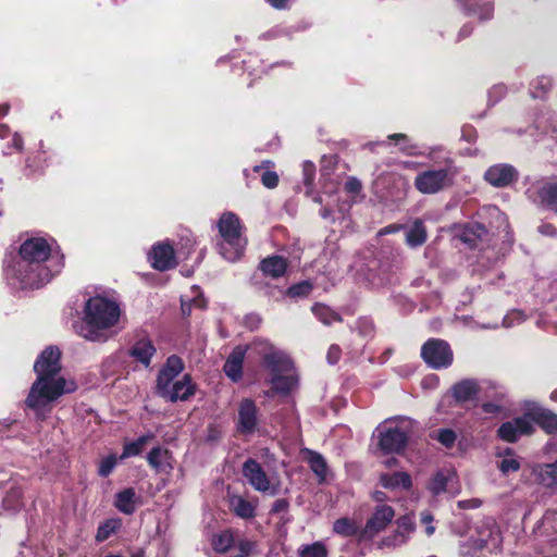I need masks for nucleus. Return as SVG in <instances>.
Wrapping results in <instances>:
<instances>
[{"instance_id": "nucleus-44", "label": "nucleus", "mask_w": 557, "mask_h": 557, "mask_svg": "<svg viewBox=\"0 0 557 557\" xmlns=\"http://www.w3.org/2000/svg\"><path fill=\"white\" fill-rule=\"evenodd\" d=\"M184 370V362L177 355L168 357L165 363L160 369L161 372L175 379Z\"/></svg>"}, {"instance_id": "nucleus-63", "label": "nucleus", "mask_w": 557, "mask_h": 557, "mask_svg": "<svg viewBox=\"0 0 557 557\" xmlns=\"http://www.w3.org/2000/svg\"><path fill=\"white\" fill-rule=\"evenodd\" d=\"M556 515H557V510H554V509L546 510V512L543 515L542 523L544 525H547L554 519V517Z\"/></svg>"}, {"instance_id": "nucleus-26", "label": "nucleus", "mask_w": 557, "mask_h": 557, "mask_svg": "<svg viewBox=\"0 0 557 557\" xmlns=\"http://www.w3.org/2000/svg\"><path fill=\"white\" fill-rule=\"evenodd\" d=\"M230 508L238 518L249 520L256 517L257 504L245 499L240 495L230 497Z\"/></svg>"}, {"instance_id": "nucleus-55", "label": "nucleus", "mask_w": 557, "mask_h": 557, "mask_svg": "<svg viewBox=\"0 0 557 557\" xmlns=\"http://www.w3.org/2000/svg\"><path fill=\"white\" fill-rule=\"evenodd\" d=\"M342 357V349L338 345H331L327 354L326 359L330 364H336Z\"/></svg>"}, {"instance_id": "nucleus-14", "label": "nucleus", "mask_w": 557, "mask_h": 557, "mask_svg": "<svg viewBox=\"0 0 557 557\" xmlns=\"http://www.w3.org/2000/svg\"><path fill=\"white\" fill-rule=\"evenodd\" d=\"M518 176L519 174L515 166L507 163L492 165L484 174L485 181L494 187L509 186L518 180Z\"/></svg>"}, {"instance_id": "nucleus-3", "label": "nucleus", "mask_w": 557, "mask_h": 557, "mask_svg": "<svg viewBox=\"0 0 557 557\" xmlns=\"http://www.w3.org/2000/svg\"><path fill=\"white\" fill-rule=\"evenodd\" d=\"M119 305L102 296H95L86 301L84 309L85 325L81 327V335L87 341L104 342V330L114 326L120 319Z\"/></svg>"}, {"instance_id": "nucleus-38", "label": "nucleus", "mask_w": 557, "mask_h": 557, "mask_svg": "<svg viewBox=\"0 0 557 557\" xmlns=\"http://www.w3.org/2000/svg\"><path fill=\"white\" fill-rule=\"evenodd\" d=\"M537 480L545 486H554L557 484V461L554 463H546L540 467Z\"/></svg>"}, {"instance_id": "nucleus-13", "label": "nucleus", "mask_w": 557, "mask_h": 557, "mask_svg": "<svg viewBox=\"0 0 557 557\" xmlns=\"http://www.w3.org/2000/svg\"><path fill=\"white\" fill-rule=\"evenodd\" d=\"M149 260L151 267L161 272L169 271L177 265L174 248L169 243L156 244L149 253Z\"/></svg>"}, {"instance_id": "nucleus-16", "label": "nucleus", "mask_w": 557, "mask_h": 557, "mask_svg": "<svg viewBox=\"0 0 557 557\" xmlns=\"http://www.w3.org/2000/svg\"><path fill=\"white\" fill-rule=\"evenodd\" d=\"M525 416L532 424L539 425L545 433H557V413L554 411L543 407H534L528 410Z\"/></svg>"}, {"instance_id": "nucleus-61", "label": "nucleus", "mask_w": 557, "mask_h": 557, "mask_svg": "<svg viewBox=\"0 0 557 557\" xmlns=\"http://www.w3.org/2000/svg\"><path fill=\"white\" fill-rule=\"evenodd\" d=\"M272 8L283 10L287 7L289 0H265Z\"/></svg>"}, {"instance_id": "nucleus-53", "label": "nucleus", "mask_w": 557, "mask_h": 557, "mask_svg": "<svg viewBox=\"0 0 557 557\" xmlns=\"http://www.w3.org/2000/svg\"><path fill=\"white\" fill-rule=\"evenodd\" d=\"M344 189L349 194H359L362 189V184L357 177L350 176L345 182Z\"/></svg>"}, {"instance_id": "nucleus-18", "label": "nucleus", "mask_w": 557, "mask_h": 557, "mask_svg": "<svg viewBox=\"0 0 557 557\" xmlns=\"http://www.w3.org/2000/svg\"><path fill=\"white\" fill-rule=\"evenodd\" d=\"M288 268V261L286 258L280 255H272L263 258L258 265V269L267 277L280 278L283 277Z\"/></svg>"}, {"instance_id": "nucleus-15", "label": "nucleus", "mask_w": 557, "mask_h": 557, "mask_svg": "<svg viewBox=\"0 0 557 557\" xmlns=\"http://www.w3.org/2000/svg\"><path fill=\"white\" fill-rule=\"evenodd\" d=\"M247 350V345H236L224 362L223 372L233 383H238L243 379V367Z\"/></svg>"}, {"instance_id": "nucleus-57", "label": "nucleus", "mask_w": 557, "mask_h": 557, "mask_svg": "<svg viewBox=\"0 0 557 557\" xmlns=\"http://www.w3.org/2000/svg\"><path fill=\"white\" fill-rule=\"evenodd\" d=\"M474 26L472 23H466L458 32L456 41L459 42L473 34Z\"/></svg>"}, {"instance_id": "nucleus-60", "label": "nucleus", "mask_w": 557, "mask_h": 557, "mask_svg": "<svg viewBox=\"0 0 557 557\" xmlns=\"http://www.w3.org/2000/svg\"><path fill=\"white\" fill-rule=\"evenodd\" d=\"M23 145H24V141H23V138L21 135H18L17 133H15L12 137V141H11V146L16 150V151H22L23 149Z\"/></svg>"}, {"instance_id": "nucleus-31", "label": "nucleus", "mask_w": 557, "mask_h": 557, "mask_svg": "<svg viewBox=\"0 0 557 557\" xmlns=\"http://www.w3.org/2000/svg\"><path fill=\"white\" fill-rule=\"evenodd\" d=\"M270 382L272 383V388L264 393L268 397L272 396L273 393L288 395L296 383L293 376L282 374L271 376Z\"/></svg>"}, {"instance_id": "nucleus-20", "label": "nucleus", "mask_w": 557, "mask_h": 557, "mask_svg": "<svg viewBox=\"0 0 557 557\" xmlns=\"http://www.w3.org/2000/svg\"><path fill=\"white\" fill-rule=\"evenodd\" d=\"M157 349L149 338L136 341L128 350V355L144 367L148 368Z\"/></svg>"}, {"instance_id": "nucleus-19", "label": "nucleus", "mask_w": 557, "mask_h": 557, "mask_svg": "<svg viewBox=\"0 0 557 557\" xmlns=\"http://www.w3.org/2000/svg\"><path fill=\"white\" fill-rule=\"evenodd\" d=\"M141 504L140 496L137 495L134 487H126L117 492L114 496V507L124 515H133L138 505Z\"/></svg>"}, {"instance_id": "nucleus-5", "label": "nucleus", "mask_w": 557, "mask_h": 557, "mask_svg": "<svg viewBox=\"0 0 557 557\" xmlns=\"http://www.w3.org/2000/svg\"><path fill=\"white\" fill-rule=\"evenodd\" d=\"M457 173L453 164L440 169H428L417 174L413 185L423 195H434L451 188Z\"/></svg>"}, {"instance_id": "nucleus-45", "label": "nucleus", "mask_w": 557, "mask_h": 557, "mask_svg": "<svg viewBox=\"0 0 557 557\" xmlns=\"http://www.w3.org/2000/svg\"><path fill=\"white\" fill-rule=\"evenodd\" d=\"M173 383L174 379L172 376L159 371L156 380L154 393L165 400Z\"/></svg>"}, {"instance_id": "nucleus-25", "label": "nucleus", "mask_w": 557, "mask_h": 557, "mask_svg": "<svg viewBox=\"0 0 557 557\" xmlns=\"http://www.w3.org/2000/svg\"><path fill=\"white\" fill-rule=\"evenodd\" d=\"M262 364L270 371L271 376L289 371L292 366L289 359L277 351L265 354Z\"/></svg>"}, {"instance_id": "nucleus-46", "label": "nucleus", "mask_w": 557, "mask_h": 557, "mask_svg": "<svg viewBox=\"0 0 557 557\" xmlns=\"http://www.w3.org/2000/svg\"><path fill=\"white\" fill-rule=\"evenodd\" d=\"M299 557H327V548L322 542L302 546Z\"/></svg>"}, {"instance_id": "nucleus-8", "label": "nucleus", "mask_w": 557, "mask_h": 557, "mask_svg": "<svg viewBox=\"0 0 557 557\" xmlns=\"http://www.w3.org/2000/svg\"><path fill=\"white\" fill-rule=\"evenodd\" d=\"M527 194L533 202L557 213V176L536 181L527 190Z\"/></svg>"}, {"instance_id": "nucleus-40", "label": "nucleus", "mask_w": 557, "mask_h": 557, "mask_svg": "<svg viewBox=\"0 0 557 557\" xmlns=\"http://www.w3.org/2000/svg\"><path fill=\"white\" fill-rule=\"evenodd\" d=\"M448 478L442 471H437L428 482L426 488L433 495L437 496L446 492Z\"/></svg>"}, {"instance_id": "nucleus-41", "label": "nucleus", "mask_w": 557, "mask_h": 557, "mask_svg": "<svg viewBox=\"0 0 557 557\" xmlns=\"http://www.w3.org/2000/svg\"><path fill=\"white\" fill-rule=\"evenodd\" d=\"M313 289L310 281H301L289 286L284 294L289 298H305L308 297Z\"/></svg>"}, {"instance_id": "nucleus-47", "label": "nucleus", "mask_w": 557, "mask_h": 557, "mask_svg": "<svg viewBox=\"0 0 557 557\" xmlns=\"http://www.w3.org/2000/svg\"><path fill=\"white\" fill-rule=\"evenodd\" d=\"M388 139L396 144L403 143L404 145L400 147V151L403 153L413 156L417 154V145L409 144V137L403 133H394L388 135Z\"/></svg>"}, {"instance_id": "nucleus-56", "label": "nucleus", "mask_w": 557, "mask_h": 557, "mask_svg": "<svg viewBox=\"0 0 557 557\" xmlns=\"http://www.w3.org/2000/svg\"><path fill=\"white\" fill-rule=\"evenodd\" d=\"M288 508H289V502L286 498H278L273 503L270 513L276 515V513L285 512L288 510Z\"/></svg>"}, {"instance_id": "nucleus-30", "label": "nucleus", "mask_w": 557, "mask_h": 557, "mask_svg": "<svg viewBox=\"0 0 557 557\" xmlns=\"http://www.w3.org/2000/svg\"><path fill=\"white\" fill-rule=\"evenodd\" d=\"M23 496L21 486H11L3 497V508L13 513L20 511L23 507Z\"/></svg>"}, {"instance_id": "nucleus-32", "label": "nucleus", "mask_w": 557, "mask_h": 557, "mask_svg": "<svg viewBox=\"0 0 557 557\" xmlns=\"http://www.w3.org/2000/svg\"><path fill=\"white\" fill-rule=\"evenodd\" d=\"M381 483L385 488H395L401 486L409 490L412 486L411 476L407 472H394L392 474H383Z\"/></svg>"}, {"instance_id": "nucleus-37", "label": "nucleus", "mask_w": 557, "mask_h": 557, "mask_svg": "<svg viewBox=\"0 0 557 557\" xmlns=\"http://www.w3.org/2000/svg\"><path fill=\"white\" fill-rule=\"evenodd\" d=\"M273 165L274 163L271 160H265L260 165L253 166V172L258 173L261 170L269 169ZM261 182L264 187L272 189L278 185L280 178L276 172L267 170L261 174Z\"/></svg>"}, {"instance_id": "nucleus-54", "label": "nucleus", "mask_w": 557, "mask_h": 557, "mask_svg": "<svg viewBox=\"0 0 557 557\" xmlns=\"http://www.w3.org/2000/svg\"><path fill=\"white\" fill-rule=\"evenodd\" d=\"M478 138V132L472 125H463L461 128V139L472 144Z\"/></svg>"}, {"instance_id": "nucleus-6", "label": "nucleus", "mask_w": 557, "mask_h": 557, "mask_svg": "<svg viewBox=\"0 0 557 557\" xmlns=\"http://www.w3.org/2000/svg\"><path fill=\"white\" fill-rule=\"evenodd\" d=\"M411 426L405 420L396 425H379L376 428L377 447L384 455H400L408 446Z\"/></svg>"}, {"instance_id": "nucleus-52", "label": "nucleus", "mask_w": 557, "mask_h": 557, "mask_svg": "<svg viewBox=\"0 0 557 557\" xmlns=\"http://www.w3.org/2000/svg\"><path fill=\"white\" fill-rule=\"evenodd\" d=\"M302 175H304V184L306 186H311L313 184V181L315 177V165L310 161L304 162Z\"/></svg>"}, {"instance_id": "nucleus-35", "label": "nucleus", "mask_w": 557, "mask_h": 557, "mask_svg": "<svg viewBox=\"0 0 557 557\" xmlns=\"http://www.w3.org/2000/svg\"><path fill=\"white\" fill-rule=\"evenodd\" d=\"M121 527L122 520L120 518L107 519L98 527L96 541L99 543L107 541L112 534L116 533Z\"/></svg>"}, {"instance_id": "nucleus-51", "label": "nucleus", "mask_w": 557, "mask_h": 557, "mask_svg": "<svg viewBox=\"0 0 557 557\" xmlns=\"http://www.w3.org/2000/svg\"><path fill=\"white\" fill-rule=\"evenodd\" d=\"M398 533L401 535L411 533L414 530V522L411 517L405 515L397 520Z\"/></svg>"}, {"instance_id": "nucleus-11", "label": "nucleus", "mask_w": 557, "mask_h": 557, "mask_svg": "<svg viewBox=\"0 0 557 557\" xmlns=\"http://www.w3.org/2000/svg\"><path fill=\"white\" fill-rule=\"evenodd\" d=\"M259 423V409L251 398H243L238 405L236 430L242 435H252Z\"/></svg>"}, {"instance_id": "nucleus-22", "label": "nucleus", "mask_w": 557, "mask_h": 557, "mask_svg": "<svg viewBox=\"0 0 557 557\" xmlns=\"http://www.w3.org/2000/svg\"><path fill=\"white\" fill-rule=\"evenodd\" d=\"M172 453L161 446L153 447L147 455L148 465L158 473L166 471V468L172 470Z\"/></svg>"}, {"instance_id": "nucleus-42", "label": "nucleus", "mask_w": 557, "mask_h": 557, "mask_svg": "<svg viewBox=\"0 0 557 557\" xmlns=\"http://www.w3.org/2000/svg\"><path fill=\"white\" fill-rule=\"evenodd\" d=\"M431 438L436 440L445 448L450 449L454 447L457 440V434L453 429L444 428L430 434Z\"/></svg>"}, {"instance_id": "nucleus-58", "label": "nucleus", "mask_w": 557, "mask_h": 557, "mask_svg": "<svg viewBox=\"0 0 557 557\" xmlns=\"http://www.w3.org/2000/svg\"><path fill=\"white\" fill-rule=\"evenodd\" d=\"M539 232L545 236L554 237L557 235V228L552 223H544L539 226Z\"/></svg>"}, {"instance_id": "nucleus-33", "label": "nucleus", "mask_w": 557, "mask_h": 557, "mask_svg": "<svg viewBox=\"0 0 557 557\" xmlns=\"http://www.w3.org/2000/svg\"><path fill=\"white\" fill-rule=\"evenodd\" d=\"M153 438H154L153 433H147V434L139 436L137 440H135L133 442L125 443L123 445V453L120 456V459L123 460V459H126L129 457L140 455L145 448V445Z\"/></svg>"}, {"instance_id": "nucleus-48", "label": "nucleus", "mask_w": 557, "mask_h": 557, "mask_svg": "<svg viewBox=\"0 0 557 557\" xmlns=\"http://www.w3.org/2000/svg\"><path fill=\"white\" fill-rule=\"evenodd\" d=\"M117 463V458L114 454H110L101 459L98 466V475L100 478H108L114 470Z\"/></svg>"}, {"instance_id": "nucleus-39", "label": "nucleus", "mask_w": 557, "mask_h": 557, "mask_svg": "<svg viewBox=\"0 0 557 557\" xmlns=\"http://www.w3.org/2000/svg\"><path fill=\"white\" fill-rule=\"evenodd\" d=\"M553 87V81L548 76H539L530 85L533 98H544Z\"/></svg>"}, {"instance_id": "nucleus-21", "label": "nucleus", "mask_w": 557, "mask_h": 557, "mask_svg": "<svg viewBox=\"0 0 557 557\" xmlns=\"http://www.w3.org/2000/svg\"><path fill=\"white\" fill-rule=\"evenodd\" d=\"M480 392L478 382L473 379H463L451 387V396L457 403H467L474 399Z\"/></svg>"}, {"instance_id": "nucleus-36", "label": "nucleus", "mask_w": 557, "mask_h": 557, "mask_svg": "<svg viewBox=\"0 0 557 557\" xmlns=\"http://www.w3.org/2000/svg\"><path fill=\"white\" fill-rule=\"evenodd\" d=\"M235 544L232 530H224L212 539V547L219 554L227 553Z\"/></svg>"}, {"instance_id": "nucleus-59", "label": "nucleus", "mask_w": 557, "mask_h": 557, "mask_svg": "<svg viewBox=\"0 0 557 557\" xmlns=\"http://www.w3.org/2000/svg\"><path fill=\"white\" fill-rule=\"evenodd\" d=\"M481 408L485 413H491V414H496L502 411L500 405L495 404V403H490V401L483 403Z\"/></svg>"}, {"instance_id": "nucleus-23", "label": "nucleus", "mask_w": 557, "mask_h": 557, "mask_svg": "<svg viewBox=\"0 0 557 557\" xmlns=\"http://www.w3.org/2000/svg\"><path fill=\"white\" fill-rule=\"evenodd\" d=\"M305 460L309 465L311 471L318 478V482L324 483L326 481L329 466L325 458L318 451L312 449H305Z\"/></svg>"}, {"instance_id": "nucleus-49", "label": "nucleus", "mask_w": 557, "mask_h": 557, "mask_svg": "<svg viewBox=\"0 0 557 557\" xmlns=\"http://www.w3.org/2000/svg\"><path fill=\"white\" fill-rule=\"evenodd\" d=\"M498 470L504 475H508L512 472H518L521 468V463L517 458H504L498 462Z\"/></svg>"}, {"instance_id": "nucleus-50", "label": "nucleus", "mask_w": 557, "mask_h": 557, "mask_svg": "<svg viewBox=\"0 0 557 557\" xmlns=\"http://www.w3.org/2000/svg\"><path fill=\"white\" fill-rule=\"evenodd\" d=\"M256 288L262 292L269 298H275L276 294L283 295L284 292L270 283L255 282Z\"/></svg>"}, {"instance_id": "nucleus-28", "label": "nucleus", "mask_w": 557, "mask_h": 557, "mask_svg": "<svg viewBox=\"0 0 557 557\" xmlns=\"http://www.w3.org/2000/svg\"><path fill=\"white\" fill-rule=\"evenodd\" d=\"M426 239L428 232L423 221L420 219L414 220L406 235L407 245L412 248L420 247L425 244Z\"/></svg>"}, {"instance_id": "nucleus-4", "label": "nucleus", "mask_w": 557, "mask_h": 557, "mask_svg": "<svg viewBox=\"0 0 557 557\" xmlns=\"http://www.w3.org/2000/svg\"><path fill=\"white\" fill-rule=\"evenodd\" d=\"M221 240L218 243L220 255L227 261L239 260L245 251L247 240L242 237V224L234 212H224L218 221Z\"/></svg>"}, {"instance_id": "nucleus-34", "label": "nucleus", "mask_w": 557, "mask_h": 557, "mask_svg": "<svg viewBox=\"0 0 557 557\" xmlns=\"http://www.w3.org/2000/svg\"><path fill=\"white\" fill-rule=\"evenodd\" d=\"M311 311L315 318L325 325H331L334 322H343L342 315L326 305L317 302L312 306Z\"/></svg>"}, {"instance_id": "nucleus-2", "label": "nucleus", "mask_w": 557, "mask_h": 557, "mask_svg": "<svg viewBox=\"0 0 557 557\" xmlns=\"http://www.w3.org/2000/svg\"><path fill=\"white\" fill-rule=\"evenodd\" d=\"M61 356L60 348L50 345L35 360L34 372L37 377L29 388L25 405L35 411L36 418L39 420L45 419L47 406L78 388L74 380H66L59 375L62 370Z\"/></svg>"}, {"instance_id": "nucleus-1", "label": "nucleus", "mask_w": 557, "mask_h": 557, "mask_svg": "<svg viewBox=\"0 0 557 557\" xmlns=\"http://www.w3.org/2000/svg\"><path fill=\"white\" fill-rule=\"evenodd\" d=\"M64 268V256H54L44 237H30L3 259V275L16 289H38L49 283Z\"/></svg>"}, {"instance_id": "nucleus-29", "label": "nucleus", "mask_w": 557, "mask_h": 557, "mask_svg": "<svg viewBox=\"0 0 557 557\" xmlns=\"http://www.w3.org/2000/svg\"><path fill=\"white\" fill-rule=\"evenodd\" d=\"M361 529L362 528H359L355 520L346 517L335 520L333 524V531L344 537L357 536L361 540Z\"/></svg>"}, {"instance_id": "nucleus-17", "label": "nucleus", "mask_w": 557, "mask_h": 557, "mask_svg": "<svg viewBox=\"0 0 557 557\" xmlns=\"http://www.w3.org/2000/svg\"><path fill=\"white\" fill-rule=\"evenodd\" d=\"M197 385L193 382L190 374H185L181 380L173 383L166 401H186L196 394Z\"/></svg>"}, {"instance_id": "nucleus-24", "label": "nucleus", "mask_w": 557, "mask_h": 557, "mask_svg": "<svg viewBox=\"0 0 557 557\" xmlns=\"http://www.w3.org/2000/svg\"><path fill=\"white\" fill-rule=\"evenodd\" d=\"M488 231L484 224L479 222L468 223L463 226L460 239L471 248H475L478 243L483 240Z\"/></svg>"}, {"instance_id": "nucleus-62", "label": "nucleus", "mask_w": 557, "mask_h": 557, "mask_svg": "<svg viewBox=\"0 0 557 557\" xmlns=\"http://www.w3.org/2000/svg\"><path fill=\"white\" fill-rule=\"evenodd\" d=\"M400 227L401 226L399 224H389V225L383 227L382 230H380L379 234L385 235V234L395 233V232H398L400 230Z\"/></svg>"}, {"instance_id": "nucleus-12", "label": "nucleus", "mask_w": 557, "mask_h": 557, "mask_svg": "<svg viewBox=\"0 0 557 557\" xmlns=\"http://www.w3.org/2000/svg\"><path fill=\"white\" fill-rule=\"evenodd\" d=\"M243 476L258 492H268L270 490V479L262 466L253 458H248L242 468Z\"/></svg>"}, {"instance_id": "nucleus-7", "label": "nucleus", "mask_w": 557, "mask_h": 557, "mask_svg": "<svg viewBox=\"0 0 557 557\" xmlns=\"http://www.w3.org/2000/svg\"><path fill=\"white\" fill-rule=\"evenodd\" d=\"M421 358L433 370L449 368L454 362L450 345L442 338H429L421 347Z\"/></svg>"}, {"instance_id": "nucleus-64", "label": "nucleus", "mask_w": 557, "mask_h": 557, "mask_svg": "<svg viewBox=\"0 0 557 557\" xmlns=\"http://www.w3.org/2000/svg\"><path fill=\"white\" fill-rule=\"evenodd\" d=\"M10 133V128L5 124H0V137L5 138Z\"/></svg>"}, {"instance_id": "nucleus-27", "label": "nucleus", "mask_w": 557, "mask_h": 557, "mask_svg": "<svg viewBox=\"0 0 557 557\" xmlns=\"http://www.w3.org/2000/svg\"><path fill=\"white\" fill-rule=\"evenodd\" d=\"M479 0H460L466 15H479L481 21L490 20L493 16L494 5L491 2L479 3Z\"/></svg>"}, {"instance_id": "nucleus-43", "label": "nucleus", "mask_w": 557, "mask_h": 557, "mask_svg": "<svg viewBox=\"0 0 557 557\" xmlns=\"http://www.w3.org/2000/svg\"><path fill=\"white\" fill-rule=\"evenodd\" d=\"M359 336L363 338H373L375 334V323L370 317H360L355 326Z\"/></svg>"}, {"instance_id": "nucleus-10", "label": "nucleus", "mask_w": 557, "mask_h": 557, "mask_svg": "<svg viewBox=\"0 0 557 557\" xmlns=\"http://www.w3.org/2000/svg\"><path fill=\"white\" fill-rule=\"evenodd\" d=\"M394 517L395 511L391 506H376L372 516L367 520L366 525L361 529V541L372 540L375 535L386 529Z\"/></svg>"}, {"instance_id": "nucleus-9", "label": "nucleus", "mask_w": 557, "mask_h": 557, "mask_svg": "<svg viewBox=\"0 0 557 557\" xmlns=\"http://www.w3.org/2000/svg\"><path fill=\"white\" fill-rule=\"evenodd\" d=\"M534 432V425L524 414L523 417H516L510 421L502 423L496 431V435L503 442L516 443L521 436H530Z\"/></svg>"}]
</instances>
